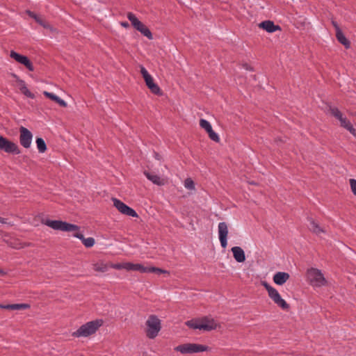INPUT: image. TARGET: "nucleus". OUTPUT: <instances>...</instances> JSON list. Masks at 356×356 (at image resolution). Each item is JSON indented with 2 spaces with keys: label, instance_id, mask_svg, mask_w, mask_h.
<instances>
[{
  "label": "nucleus",
  "instance_id": "1",
  "mask_svg": "<svg viewBox=\"0 0 356 356\" xmlns=\"http://www.w3.org/2000/svg\"><path fill=\"white\" fill-rule=\"evenodd\" d=\"M42 225H44L54 230L58 231H63V232H72L74 234L72 236L75 238H77L80 239L83 244L86 248H91L92 247L95 243V238L92 237H88L85 238L83 236V234L81 232H79L80 227L74 224H71L65 221L62 220H53L49 219H42L41 221Z\"/></svg>",
  "mask_w": 356,
  "mask_h": 356
},
{
  "label": "nucleus",
  "instance_id": "2",
  "mask_svg": "<svg viewBox=\"0 0 356 356\" xmlns=\"http://www.w3.org/2000/svg\"><path fill=\"white\" fill-rule=\"evenodd\" d=\"M103 320L96 319L82 325L79 329L72 333L74 337H87L95 333L103 325Z\"/></svg>",
  "mask_w": 356,
  "mask_h": 356
},
{
  "label": "nucleus",
  "instance_id": "3",
  "mask_svg": "<svg viewBox=\"0 0 356 356\" xmlns=\"http://www.w3.org/2000/svg\"><path fill=\"white\" fill-rule=\"evenodd\" d=\"M307 278L313 287H321L327 284V280L322 271L318 268H311L307 270Z\"/></svg>",
  "mask_w": 356,
  "mask_h": 356
},
{
  "label": "nucleus",
  "instance_id": "4",
  "mask_svg": "<svg viewBox=\"0 0 356 356\" xmlns=\"http://www.w3.org/2000/svg\"><path fill=\"white\" fill-rule=\"evenodd\" d=\"M146 335L149 339L156 338L161 330V321L156 315H150L146 323Z\"/></svg>",
  "mask_w": 356,
  "mask_h": 356
},
{
  "label": "nucleus",
  "instance_id": "5",
  "mask_svg": "<svg viewBox=\"0 0 356 356\" xmlns=\"http://www.w3.org/2000/svg\"><path fill=\"white\" fill-rule=\"evenodd\" d=\"M262 286L268 291V296L276 304L278 307L284 310L289 309V305L281 297L278 291L268 284L267 282L264 281L261 282Z\"/></svg>",
  "mask_w": 356,
  "mask_h": 356
},
{
  "label": "nucleus",
  "instance_id": "6",
  "mask_svg": "<svg viewBox=\"0 0 356 356\" xmlns=\"http://www.w3.org/2000/svg\"><path fill=\"white\" fill-rule=\"evenodd\" d=\"M332 115L337 119L342 127L348 130L353 136H356V130L351 122L345 117L343 113L337 107H330L329 109Z\"/></svg>",
  "mask_w": 356,
  "mask_h": 356
},
{
  "label": "nucleus",
  "instance_id": "7",
  "mask_svg": "<svg viewBox=\"0 0 356 356\" xmlns=\"http://www.w3.org/2000/svg\"><path fill=\"white\" fill-rule=\"evenodd\" d=\"M208 350L209 347L207 346L191 343L181 344L175 348V351L180 352L182 354H193L207 351Z\"/></svg>",
  "mask_w": 356,
  "mask_h": 356
},
{
  "label": "nucleus",
  "instance_id": "8",
  "mask_svg": "<svg viewBox=\"0 0 356 356\" xmlns=\"http://www.w3.org/2000/svg\"><path fill=\"white\" fill-rule=\"evenodd\" d=\"M127 18L131 22V25L142 35L147 37L149 40L153 39L152 34L149 29L143 24L134 13H128Z\"/></svg>",
  "mask_w": 356,
  "mask_h": 356
},
{
  "label": "nucleus",
  "instance_id": "9",
  "mask_svg": "<svg viewBox=\"0 0 356 356\" xmlns=\"http://www.w3.org/2000/svg\"><path fill=\"white\" fill-rule=\"evenodd\" d=\"M140 72L145 80L146 86L150 91L155 95H161V91L159 86L154 83L153 77L149 74L144 66H140Z\"/></svg>",
  "mask_w": 356,
  "mask_h": 356
},
{
  "label": "nucleus",
  "instance_id": "10",
  "mask_svg": "<svg viewBox=\"0 0 356 356\" xmlns=\"http://www.w3.org/2000/svg\"><path fill=\"white\" fill-rule=\"evenodd\" d=\"M0 149L8 154H20L17 144L1 136H0Z\"/></svg>",
  "mask_w": 356,
  "mask_h": 356
},
{
  "label": "nucleus",
  "instance_id": "11",
  "mask_svg": "<svg viewBox=\"0 0 356 356\" xmlns=\"http://www.w3.org/2000/svg\"><path fill=\"white\" fill-rule=\"evenodd\" d=\"M113 202L115 207L122 214L131 217H138L136 211L132 208L129 207L124 202L117 198H113Z\"/></svg>",
  "mask_w": 356,
  "mask_h": 356
},
{
  "label": "nucleus",
  "instance_id": "12",
  "mask_svg": "<svg viewBox=\"0 0 356 356\" xmlns=\"http://www.w3.org/2000/svg\"><path fill=\"white\" fill-rule=\"evenodd\" d=\"M33 138L32 133L26 127L19 128V142L24 148H29L31 145Z\"/></svg>",
  "mask_w": 356,
  "mask_h": 356
},
{
  "label": "nucleus",
  "instance_id": "13",
  "mask_svg": "<svg viewBox=\"0 0 356 356\" xmlns=\"http://www.w3.org/2000/svg\"><path fill=\"white\" fill-rule=\"evenodd\" d=\"M10 58L15 60L17 63L24 65L29 71H34V67L29 58L26 56L21 55L15 51L10 53Z\"/></svg>",
  "mask_w": 356,
  "mask_h": 356
},
{
  "label": "nucleus",
  "instance_id": "14",
  "mask_svg": "<svg viewBox=\"0 0 356 356\" xmlns=\"http://www.w3.org/2000/svg\"><path fill=\"white\" fill-rule=\"evenodd\" d=\"M218 238L222 248L227 245L228 227L226 222H220L218 225Z\"/></svg>",
  "mask_w": 356,
  "mask_h": 356
},
{
  "label": "nucleus",
  "instance_id": "15",
  "mask_svg": "<svg viewBox=\"0 0 356 356\" xmlns=\"http://www.w3.org/2000/svg\"><path fill=\"white\" fill-rule=\"evenodd\" d=\"M201 325L202 330L210 331L216 329L218 325L213 318L204 317L201 318Z\"/></svg>",
  "mask_w": 356,
  "mask_h": 356
},
{
  "label": "nucleus",
  "instance_id": "16",
  "mask_svg": "<svg viewBox=\"0 0 356 356\" xmlns=\"http://www.w3.org/2000/svg\"><path fill=\"white\" fill-rule=\"evenodd\" d=\"M234 259L238 263H243L245 261V254L244 250L239 246H234L231 249Z\"/></svg>",
  "mask_w": 356,
  "mask_h": 356
},
{
  "label": "nucleus",
  "instance_id": "17",
  "mask_svg": "<svg viewBox=\"0 0 356 356\" xmlns=\"http://www.w3.org/2000/svg\"><path fill=\"white\" fill-rule=\"evenodd\" d=\"M145 176L152 181L154 184L157 186H163L165 184V181L164 179L161 178L160 176L155 175L152 172H149L147 171L144 172Z\"/></svg>",
  "mask_w": 356,
  "mask_h": 356
},
{
  "label": "nucleus",
  "instance_id": "18",
  "mask_svg": "<svg viewBox=\"0 0 356 356\" xmlns=\"http://www.w3.org/2000/svg\"><path fill=\"white\" fill-rule=\"evenodd\" d=\"M290 275L288 273L277 272L273 277V282L277 285H283L289 279Z\"/></svg>",
  "mask_w": 356,
  "mask_h": 356
},
{
  "label": "nucleus",
  "instance_id": "19",
  "mask_svg": "<svg viewBox=\"0 0 356 356\" xmlns=\"http://www.w3.org/2000/svg\"><path fill=\"white\" fill-rule=\"evenodd\" d=\"M260 28H262L264 30L266 31L268 33H273L277 30L280 29L279 26L275 25L274 22L270 20H266L261 22L259 24Z\"/></svg>",
  "mask_w": 356,
  "mask_h": 356
},
{
  "label": "nucleus",
  "instance_id": "20",
  "mask_svg": "<svg viewBox=\"0 0 356 356\" xmlns=\"http://www.w3.org/2000/svg\"><path fill=\"white\" fill-rule=\"evenodd\" d=\"M43 95L45 97H48L49 99L56 102V103H58L62 107H66L67 106V104L65 101H64L63 99H60L58 96L56 95L55 94H54L52 92H47V91H44L43 92Z\"/></svg>",
  "mask_w": 356,
  "mask_h": 356
},
{
  "label": "nucleus",
  "instance_id": "21",
  "mask_svg": "<svg viewBox=\"0 0 356 356\" xmlns=\"http://www.w3.org/2000/svg\"><path fill=\"white\" fill-rule=\"evenodd\" d=\"M309 229L311 232L314 233L316 235H319L321 233H325V231L321 228L319 225L312 218L309 219Z\"/></svg>",
  "mask_w": 356,
  "mask_h": 356
},
{
  "label": "nucleus",
  "instance_id": "22",
  "mask_svg": "<svg viewBox=\"0 0 356 356\" xmlns=\"http://www.w3.org/2000/svg\"><path fill=\"white\" fill-rule=\"evenodd\" d=\"M148 268L140 264H133L129 262L128 271H139L143 273H148Z\"/></svg>",
  "mask_w": 356,
  "mask_h": 356
},
{
  "label": "nucleus",
  "instance_id": "23",
  "mask_svg": "<svg viewBox=\"0 0 356 356\" xmlns=\"http://www.w3.org/2000/svg\"><path fill=\"white\" fill-rule=\"evenodd\" d=\"M27 13H28V15L31 17L33 18L40 26H42L44 29H52L51 26L47 22H45L44 20L42 19L40 17H38L34 13H33V12H31L30 10H28Z\"/></svg>",
  "mask_w": 356,
  "mask_h": 356
},
{
  "label": "nucleus",
  "instance_id": "24",
  "mask_svg": "<svg viewBox=\"0 0 356 356\" xmlns=\"http://www.w3.org/2000/svg\"><path fill=\"white\" fill-rule=\"evenodd\" d=\"M336 38L346 49L350 48V41L346 38L342 31H339L338 33H336Z\"/></svg>",
  "mask_w": 356,
  "mask_h": 356
},
{
  "label": "nucleus",
  "instance_id": "25",
  "mask_svg": "<svg viewBox=\"0 0 356 356\" xmlns=\"http://www.w3.org/2000/svg\"><path fill=\"white\" fill-rule=\"evenodd\" d=\"M185 324L193 330H202V327H203L201 325V319H192L186 321Z\"/></svg>",
  "mask_w": 356,
  "mask_h": 356
},
{
  "label": "nucleus",
  "instance_id": "26",
  "mask_svg": "<svg viewBox=\"0 0 356 356\" xmlns=\"http://www.w3.org/2000/svg\"><path fill=\"white\" fill-rule=\"evenodd\" d=\"M108 268L109 264H105L104 262L97 263L93 265V269L97 272H106L108 270Z\"/></svg>",
  "mask_w": 356,
  "mask_h": 356
},
{
  "label": "nucleus",
  "instance_id": "27",
  "mask_svg": "<svg viewBox=\"0 0 356 356\" xmlns=\"http://www.w3.org/2000/svg\"><path fill=\"white\" fill-rule=\"evenodd\" d=\"M36 145L40 153H44L47 150L46 143L42 138H38L36 139Z\"/></svg>",
  "mask_w": 356,
  "mask_h": 356
},
{
  "label": "nucleus",
  "instance_id": "28",
  "mask_svg": "<svg viewBox=\"0 0 356 356\" xmlns=\"http://www.w3.org/2000/svg\"><path fill=\"white\" fill-rule=\"evenodd\" d=\"M129 267V262H124V263H118V264H110L109 268L116 269V270H121L124 269L126 270H128Z\"/></svg>",
  "mask_w": 356,
  "mask_h": 356
},
{
  "label": "nucleus",
  "instance_id": "29",
  "mask_svg": "<svg viewBox=\"0 0 356 356\" xmlns=\"http://www.w3.org/2000/svg\"><path fill=\"white\" fill-rule=\"evenodd\" d=\"M200 126L202 129H204L207 133L212 129V126L211 123L205 119H201L200 120Z\"/></svg>",
  "mask_w": 356,
  "mask_h": 356
},
{
  "label": "nucleus",
  "instance_id": "30",
  "mask_svg": "<svg viewBox=\"0 0 356 356\" xmlns=\"http://www.w3.org/2000/svg\"><path fill=\"white\" fill-rule=\"evenodd\" d=\"M184 187L188 190H195V183L191 178H187L185 179L184 183Z\"/></svg>",
  "mask_w": 356,
  "mask_h": 356
},
{
  "label": "nucleus",
  "instance_id": "31",
  "mask_svg": "<svg viewBox=\"0 0 356 356\" xmlns=\"http://www.w3.org/2000/svg\"><path fill=\"white\" fill-rule=\"evenodd\" d=\"M29 308H30V305L29 304H12V310L26 309Z\"/></svg>",
  "mask_w": 356,
  "mask_h": 356
},
{
  "label": "nucleus",
  "instance_id": "32",
  "mask_svg": "<svg viewBox=\"0 0 356 356\" xmlns=\"http://www.w3.org/2000/svg\"><path fill=\"white\" fill-rule=\"evenodd\" d=\"M148 273H156L169 275V272L168 270L153 266H150L148 268Z\"/></svg>",
  "mask_w": 356,
  "mask_h": 356
},
{
  "label": "nucleus",
  "instance_id": "33",
  "mask_svg": "<svg viewBox=\"0 0 356 356\" xmlns=\"http://www.w3.org/2000/svg\"><path fill=\"white\" fill-rule=\"evenodd\" d=\"M209 138L214 142L218 143L220 141V137L217 133H216L213 129L207 133Z\"/></svg>",
  "mask_w": 356,
  "mask_h": 356
},
{
  "label": "nucleus",
  "instance_id": "34",
  "mask_svg": "<svg viewBox=\"0 0 356 356\" xmlns=\"http://www.w3.org/2000/svg\"><path fill=\"white\" fill-rule=\"evenodd\" d=\"M20 91L27 97H29L31 99H34L35 95L33 93H32L26 86L22 87V88H20Z\"/></svg>",
  "mask_w": 356,
  "mask_h": 356
},
{
  "label": "nucleus",
  "instance_id": "35",
  "mask_svg": "<svg viewBox=\"0 0 356 356\" xmlns=\"http://www.w3.org/2000/svg\"><path fill=\"white\" fill-rule=\"evenodd\" d=\"M350 185L352 190V192L354 195H356V180L354 179H350Z\"/></svg>",
  "mask_w": 356,
  "mask_h": 356
},
{
  "label": "nucleus",
  "instance_id": "36",
  "mask_svg": "<svg viewBox=\"0 0 356 356\" xmlns=\"http://www.w3.org/2000/svg\"><path fill=\"white\" fill-rule=\"evenodd\" d=\"M13 76L16 79V81L19 83V89L22 88V87L26 86L25 81L20 79L16 74H13Z\"/></svg>",
  "mask_w": 356,
  "mask_h": 356
},
{
  "label": "nucleus",
  "instance_id": "37",
  "mask_svg": "<svg viewBox=\"0 0 356 356\" xmlns=\"http://www.w3.org/2000/svg\"><path fill=\"white\" fill-rule=\"evenodd\" d=\"M332 24L333 25V26L334 27L335 29V31H336V33H338L339 31H341L339 24H337V22L335 21H332Z\"/></svg>",
  "mask_w": 356,
  "mask_h": 356
},
{
  "label": "nucleus",
  "instance_id": "38",
  "mask_svg": "<svg viewBox=\"0 0 356 356\" xmlns=\"http://www.w3.org/2000/svg\"><path fill=\"white\" fill-rule=\"evenodd\" d=\"M0 223H1V224H8V225H9L10 226H12L13 225V223L8 222V220L6 218H1V217H0Z\"/></svg>",
  "mask_w": 356,
  "mask_h": 356
},
{
  "label": "nucleus",
  "instance_id": "39",
  "mask_svg": "<svg viewBox=\"0 0 356 356\" xmlns=\"http://www.w3.org/2000/svg\"><path fill=\"white\" fill-rule=\"evenodd\" d=\"M3 309H12V304L11 305H3Z\"/></svg>",
  "mask_w": 356,
  "mask_h": 356
},
{
  "label": "nucleus",
  "instance_id": "40",
  "mask_svg": "<svg viewBox=\"0 0 356 356\" xmlns=\"http://www.w3.org/2000/svg\"><path fill=\"white\" fill-rule=\"evenodd\" d=\"M121 25H122V26L125 27V28H127L129 26V23L127 22H121Z\"/></svg>",
  "mask_w": 356,
  "mask_h": 356
},
{
  "label": "nucleus",
  "instance_id": "41",
  "mask_svg": "<svg viewBox=\"0 0 356 356\" xmlns=\"http://www.w3.org/2000/svg\"><path fill=\"white\" fill-rule=\"evenodd\" d=\"M155 157L157 159H159V154L157 153H155Z\"/></svg>",
  "mask_w": 356,
  "mask_h": 356
},
{
  "label": "nucleus",
  "instance_id": "42",
  "mask_svg": "<svg viewBox=\"0 0 356 356\" xmlns=\"http://www.w3.org/2000/svg\"><path fill=\"white\" fill-rule=\"evenodd\" d=\"M3 274H4L3 271L0 269V275H3Z\"/></svg>",
  "mask_w": 356,
  "mask_h": 356
},
{
  "label": "nucleus",
  "instance_id": "43",
  "mask_svg": "<svg viewBox=\"0 0 356 356\" xmlns=\"http://www.w3.org/2000/svg\"><path fill=\"white\" fill-rule=\"evenodd\" d=\"M0 309H3V305L0 304Z\"/></svg>",
  "mask_w": 356,
  "mask_h": 356
}]
</instances>
